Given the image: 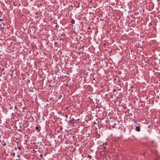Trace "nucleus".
Instances as JSON below:
<instances>
[{
  "label": "nucleus",
  "instance_id": "obj_3",
  "mask_svg": "<svg viewBox=\"0 0 160 160\" xmlns=\"http://www.w3.org/2000/svg\"><path fill=\"white\" fill-rule=\"evenodd\" d=\"M75 21L74 19H72L71 21V22L72 24L75 23Z\"/></svg>",
  "mask_w": 160,
  "mask_h": 160
},
{
  "label": "nucleus",
  "instance_id": "obj_8",
  "mask_svg": "<svg viewBox=\"0 0 160 160\" xmlns=\"http://www.w3.org/2000/svg\"><path fill=\"white\" fill-rule=\"evenodd\" d=\"M18 148L19 150H21V148L20 147L18 146Z\"/></svg>",
  "mask_w": 160,
  "mask_h": 160
},
{
  "label": "nucleus",
  "instance_id": "obj_4",
  "mask_svg": "<svg viewBox=\"0 0 160 160\" xmlns=\"http://www.w3.org/2000/svg\"><path fill=\"white\" fill-rule=\"evenodd\" d=\"M20 156V155H18L17 158L16 159V160H19Z\"/></svg>",
  "mask_w": 160,
  "mask_h": 160
},
{
  "label": "nucleus",
  "instance_id": "obj_9",
  "mask_svg": "<svg viewBox=\"0 0 160 160\" xmlns=\"http://www.w3.org/2000/svg\"><path fill=\"white\" fill-rule=\"evenodd\" d=\"M2 145L3 146H5L6 145V143H4L3 144H2Z\"/></svg>",
  "mask_w": 160,
  "mask_h": 160
},
{
  "label": "nucleus",
  "instance_id": "obj_23",
  "mask_svg": "<svg viewBox=\"0 0 160 160\" xmlns=\"http://www.w3.org/2000/svg\"><path fill=\"white\" fill-rule=\"evenodd\" d=\"M116 80V78H115L114 79V80Z\"/></svg>",
  "mask_w": 160,
  "mask_h": 160
},
{
  "label": "nucleus",
  "instance_id": "obj_25",
  "mask_svg": "<svg viewBox=\"0 0 160 160\" xmlns=\"http://www.w3.org/2000/svg\"><path fill=\"white\" fill-rule=\"evenodd\" d=\"M34 132V130H33V132Z\"/></svg>",
  "mask_w": 160,
  "mask_h": 160
},
{
  "label": "nucleus",
  "instance_id": "obj_6",
  "mask_svg": "<svg viewBox=\"0 0 160 160\" xmlns=\"http://www.w3.org/2000/svg\"><path fill=\"white\" fill-rule=\"evenodd\" d=\"M62 96V95H59V96H58V98L59 99H61Z\"/></svg>",
  "mask_w": 160,
  "mask_h": 160
},
{
  "label": "nucleus",
  "instance_id": "obj_19",
  "mask_svg": "<svg viewBox=\"0 0 160 160\" xmlns=\"http://www.w3.org/2000/svg\"><path fill=\"white\" fill-rule=\"evenodd\" d=\"M113 92H116V90L115 89H113Z\"/></svg>",
  "mask_w": 160,
  "mask_h": 160
},
{
  "label": "nucleus",
  "instance_id": "obj_7",
  "mask_svg": "<svg viewBox=\"0 0 160 160\" xmlns=\"http://www.w3.org/2000/svg\"><path fill=\"white\" fill-rule=\"evenodd\" d=\"M107 142H105L104 143H103V146H107Z\"/></svg>",
  "mask_w": 160,
  "mask_h": 160
},
{
  "label": "nucleus",
  "instance_id": "obj_10",
  "mask_svg": "<svg viewBox=\"0 0 160 160\" xmlns=\"http://www.w3.org/2000/svg\"><path fill=\"white\" fill-rule=\"evenodd\" d=\"M88 157H89L90 158H91V155H89V154H88Z\"/></svg>",
  "mask_w": 160,
  "mask_h": 160
},
{
  "label": "nucleus",
  "instance_id": "obj_20",
  "mask_svg": "<svg viewBox=\"0 0 160 160\" xmlns=\"http://www.w3.org/2000/svg\"><path fill=\"white\" fill-rule=\"evenodd\" d=\"M57 44V42H54V44H55L56 45V44Z\"/></svg>",
  "mask_w": 160,
  "mask_h": 160
},
{
  "label": "nucleus",
  "instance_id": "obj_24",
  "mask_svg": "<svg viewBox=\"0 0 160 160\" xmlns=\"http://www.w3.org/2000/svg\"><path fill=\"white\" fill-rule=\"evenodd\" d=\"M66 117H68V115H66Z\"/></svg>",
  "mask_w": 160,
  "mask_h": 160
},
{
  "label": "nucleus",
  "instance_id": "obj_16",
  "mask_svg": "<svg viewBox=\"0 0 160 160\" xmlns=\"http://www.w3.org/2000/svg\"><path fill=\"white\" fill-rule=\"evenodd\" d=\"M17 148H17V147H15V149L16 150H17Z\"/></svg>",
  "mask_w": 160,
  "mask_h": 160
},
{
  "label": "nucleus",
  "instance_id": "obj_18",
  "mask_svg": "<svg viewBox=\"0 0 160 160\" xmlns=\"http://www.w3.org/2000/svg\"><path fill=\"white\" fill-rule=\"evenodd\" d=\"M88 29H91V28H90V27H89L88 28Z\"/></svg>",
  "mask_w": 160,
  "mask_h": 160
},
{
  "label": "nucleus",
  "instance_id": "obj_17",
  "mask_svg": "<svg viewBox=\"0 0 160 160\" xmlns=\"http://www.w3.org/2000/svg\"><path fill=\"white\" fill-rule=\"evenodd\" d=\"M42 154H41L40 155V157H42Z\"/></svg>",
  "mask_w": 160,
  "mask_h": 160
},
{
  "label": "nucleus",
  "instance_id": "obj_22",
  "mask_svg": "<svg viewBox=\"0 0 160 160\" xmlns=\"http://www.w3.org/2000/svg\"><path fill=\"white\" fill-rule=\"evenodd\" d=\"M21 75L22 76L23 75V73H22Z\"/></svg>",
  "mask_w": 160,
  "mask_h": 160
},
{
  "label": "nucleus",
  "instance_id": "obj_21",
  "mask_svg": "<svg viewBox=\"0 0 160 160\" xmlns=\"http://www.w3.org/2000/svg\"><path fill=\"white\" fill-rule=\"evenodd\" d=\"M15 108H17V107L16 106L15 107Z\"/></svg>",
  "mask_w": 160,
  "mask_h": 160
},
{
  "label": "nucleus",
  "instance_id": "obj_15",
  "mask_svg": "<svg viewBox=\"0 0 160 160\" xmlns=\"http://www.w3.org/2000/svg\"><path fill=\"white\" fill-rule=\"evenodd\" d=\"M3 20L2 19V18H0V21H2Z\"/></svg>",
  "mask_w": 160,
  "mask_h": 160
},
{
  "label": "nucleus",
  "instance_id": "obj_1",
  "mask_svg": "<svg viewBox=\"0 0 160 160\" xmlns=\"http://www.w3.org/2000/svg\"><path fill=\"white\" fill-rule=\"evenodd\" d=\"M41 128L40 127H38L36 126L35 127V129L38 132H39L40 131V129Z\"/></svg>",
  "mask_w": 160,
  "mask_h": 160
},
{
  "label": "nucleus",
  "instance_id": "obj_12",
  "mask_svg": "<svg viewBox=\"0 0 160 160\" xmlns=\"http://www.w3.org/2000/svg\"><path fill=\"white\" fill-rule=\"evenodd\" d=\"M106 146H103L104 147H103V148L104 149H105L106 148Z\"/></svg>",
  "mask_w": 160,
  "mask_h": 160
},
{
  "label": "nucleus",
  "instance_id": "obj_2",
  "mask_svg": "<svg viewBox=\"0 0 160 160\" xmlns=\"http://www.w3.org/2000/svg\"><path fill=\"white\" fill-rule=\"evenodd\" d=\"M135 130L137 132H139L140 130V128L138 126L136 127L135 128Z\"/></svg>",
  "mask_w": 160,
  "mask_h": 160
},
{
  "label": "nucleus",
  "instance_id": "obj_5",
  "mask_svg": "<svg viewBox=\"0 0 160 160\" xmlns=\"http://www.w3.org/2000/svg\"><path fill=\"white\" fill-rule=\"evenodd\" d=\"M73 122V121L72 120H70L68 122L69 123H72Z\"/></svg>",
  "mask_w": 160,
  "mask_h": 160
},
{
  "label": "nucleus",
  "instance_id": "obj_14",
  "mask_svg": "<svg viewBox=\"0 0 160 160\" xmlns=\"http://www.w3.org/2000/svg\"><path fill=\"white\" fill-rule=\"evenodd\" d=\"M93 124H96V123L95 122V121H94L93 123Z\"/></svg>",
  "mask_w": 160,
  "mask_h": 160
},
{
  "label": "nucleus",
  "instance_id": "obj_11",
  "mask_svg": "<svg viewBox=\"0 0 160 160\" xmlns=\"http://www.w3.org/2000/svg\"><path fill=\"white\" fill-rule=\"evenodd\" d=\"M12 155L13 156H15V154L14 152H13V153L12 154Z\"/></svg>",
  "mask_w": 160,
  "mask_h": 160
},
{
  "label": "nucleus",
  "instance_id": "obj_13",
  "mask_svg": "<svg viewBox=\"0 0 160 160\" xmlns=\"http://www.w3.org/2000/svg\"><path fill=\"white\" fill-rule=\"evenodd\" d=\"M84 46H82V47L80 48H81V49L83 48H84Z\"/></svg>",
  "mask_w": 160,
  "mask_h": 160
}]
</instances>
